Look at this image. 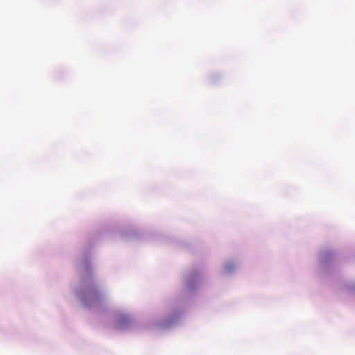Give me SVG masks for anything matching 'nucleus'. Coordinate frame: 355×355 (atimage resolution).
<instances>
[{"instance_id": "f257e3e1", "label": "nucleus", "mask_w": 355, "mask_h": 355, "mask_svg": "<svg viewBox=\"0 0 355 355\" xmlns=\"http://www.w3.org/2000/svg\"><path fill=\"white\" fill-rule=\"evenodd\" d=\"M88 295H91V297H97L98 293L95 288H92L89 292Z\"/></svg>"}]
</instances>
